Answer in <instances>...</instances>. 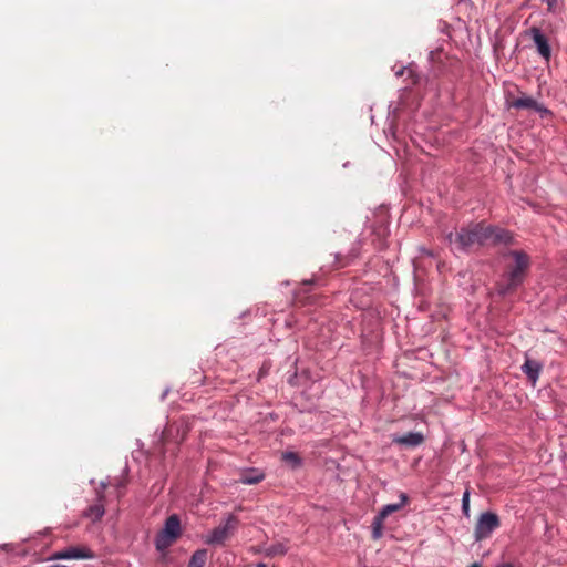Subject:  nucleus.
I'll return each instance as SVG.
<instances>
[{
    "label": "nucleus",
    "mask_w": 567,
    "mask_h": 567,
    "mask_svg": "<svg viewBox=\"0 0 567 567\" xmlns=\"http://www.w3.org/2000/svg\"><path fill=\"white\" fill-rule=\"evenodd\" d=\"M501 526L499 517L496 513L484 512L478 516L474 528V539L476 542L488 538L492 533Z\"/></svg>",
    "instance_id": "obj_6"
},
{
    "label": "nucleus",
    "mask_w": 567,
    "mask_h": 567,
    "mask_svg": "<svg viewBox=\"0 0 567 567\" xmlns=\"http://www.w3.org/2000/svg\"><path fill=\"white\" fill-rule=\"evenodd\" d=\"M358 257V252L352 250L348 255L336 254L334 255V266L336 268H344L349 266L355 258Z\"/></svg>",
    "instance_id": "obj_19"
},
{
    "label": "nucleus",
    "mask_w": 567,
    "mask_h": 567,
    "mask_svg": "<svg viewBox=\"0 0 567 567\" xmlns=\"http://www.w3.org/2000/svg\"><path fill=\"white\" fill-rule=\"evenodd\" d=\"M422 251H423L424 254H426L427 256H430V257H433V256H434V255H433V252H432V251H430V250L422 249Z\"/></svg>",
    "instance_id": "obj_29"
},
{
    "label": "nucleus",
    "mask_w": 567,
    "mask_h": 567,
    "mask_svg": "<svg viewBox=\"0 0 567 567\" xmlns=\"http://www.w3.org/2000/svg\"><path fill=\"white\" fill-rule=\"evenodd\" d=\"M317 282H318V278L313 277L309 280H305L302 284H303V286H308V285H315Z\"/></svg>",
    "instance_id": "obj_25"
},
{
    "label": "nucleus",
    "mask_w": 567,
    "mask_h": 567,
    "mask_svg": "<svg viewBox=\"0 0 567 567\" xmlns=\"http://www.w3.org/2000/svg\"><path fill=\"white\" fill-rule=\"evenodd\" d=\"M207 560V550L197 549L190 556L187 567H204Z\"/></svg>",
    "instance_id": "obj_18"
},
{
    "label": "nucleus",
    "mask_w": 567,
    "mask_h": 567,
    "mask_svg": "<svg viewBox=\"0 0 567 567\" xmlns=\"http://www.w3.org/2000/svg\"><path fill=\"white\" fill-rule=\"evenodd\" d=\"M462 513L464 516H470V491L466 489L462 496Z\"/></svg>",
    "instance_id": "obj_22"
},
{
    "label": "nucleus",
    "mask_w": 567,
    "mask_h": 567,
    "mask_svg": "<svg viewBox=\"0 0 567 567\" xmlns=\"http://www.w3.org/2000/svg\"><path fill=\"white\" fill-rule=\"evenodd\" d=\"M483 228H484V233L486 234L485 235L486 244L488 241H492L495 245H497V244L512 245L514 243V236L509 230H506V229H503V228H499L496 226H492V225H486L484 221H483Z\"/></svg>",
    "instance_id": "obj_9"
},
{
    "label": "nucleus",
    "mask_w": 567,
    "mask_h": 567,
    "mask_svg": "<svg viewBox=\"0 0 567 567\" xmlns=\"http://www.w3.org/2000/svg\"><path fill=\"white\" fill-rule=\"evenodd\" d=\"M47 567H69L66 565H59V564H52V565H49Z\"/></svg>",
    "instance_id": "obj_30"
},
{
    "label": "nucleus",
    "mask_w": 567,
    "mask_h": 567,
    "mask_svg": "<svg viewBox=\"0 0 567 567\" xmlns=\"http://www.w3.org/2000/svg\"><path fill=\"white\" fill-rule=\"evenodd\" d=\"M265 478V473L259 468H245L241 471L238 482L245 485L258 484Z\"/></svg>",
    "instance_id": "obj_14"
},
{
    "label": "nucleus",
    "mask_w": 567,
    "mask_h": 567,
    "mask_svg": "<svg viewBox=\"0 0 567 567\" xmlns=\"http://www.w3.org/2000/svg\"><path fill=\"white\" fill-rule=\"evenodd\" d=\"M485 235L483 221H480L462 227L456 233H449L445 239L452 251L468 254L475 246L486 245Z\"/></svg>",
    "instance_id": "obj_2"
},
{
    "label": "nucleus",
    "mask_w": 567,
    "mask_h": 567,
    "mask_svg": "<svg viewBox=\"0 0 567 567\" xmlns=\"http://www.w3.org/2000/svg\"><path fill=\"white\" fill-rule=\"evenodd\" d=\"M529 34L537 48L538 54L545 60L549 61L551 58V47L549 44V41L547 37L543 33V31L537 28L533 27L529 29Z\"/></svg>",
    "instance_id": "obj_10"
},
{
    "label": "nucleus",
    "mask_w": 567,
    "mask_h": 567,
    "mask_svg": "<svg viewBox=\"0 0 567 567\" xmlns=\"http://www.w3.org/2000/svg\"><path fill=\"white\" fill-rule=\"evenodd\" d=\"M256 567H267V565L264 564V563H259V564L256 565Z\"/></svg>",
    "instance_id": "obj_31"
},
{
    "label": "nucleus",
    "mask_w": 567,
    "mask_h": 567,
    "mask_svg": "<svg viewBox=\"0 0 567 567\" xmlns=\"http://www.w3.org/2000/svg\"><path fill=\"white\" fill-rule=\"evenodd\" d=\"M96 502L92 505H90L83 513V515L86 518H90L92 522L100 520L104 513H105V506H104V499L105 494H103L102 491H96Z\"/></svg>",
    "instance_id": "obj_11"
},
{
    "label": "nucleus",
    "mask_w": 567,
    "mask_h": 567,
    "mask_svg": "<svg viewBox=\"0 0 567 567\" xmlns=\"http://www.w3.org/2000/svg\"><path fill=\"white\" fill-rule=\"evenodd\" d=\"M505 256L512 257L514 265L508 267L496 282L495 290L501 297L514 292L523 285L530 266L529 256L523 250H511Z\"/></svg>",
    "instance_id": "obj_1"
},
{
    "label": "nucleus",
    "mask_w": 567,
    "mask_h": 567,
    "mask_svg": "<svg viewBox=\"0 0 567 567\" xmlns=\"http://www.w3.org/2000/svg\"><path fill=\"white\" fill-rule=\"evenodd\" d=\"M399 497H400L399 503L384 505L378 512V514L373 517L371 527H372V538L374 540L380 539L383 536V524H384L385 518L390 514L400 511L408 504L409 497L405 493L401 492Z\"/></svg>",
    "instance_id": "obj_4"
},
{
    "label": "nucleus",
    "mask_w": 567,
    "mask_h": 567,
    "mask_svg": "<svg viewBox=\"0 0 567 567\" xmlns=\"http://www.w3.org/2000/svg\"><path fill=\"white\" fill-rule=\"evenodd\" d=\"M470 567H481L478 563H473Z\"/></svg>",
    "instance_id": "obj_32"
},
{
    "label": "nucleus",
    "mask_w": 567,
    "mask_h": 567,
    "mask_svg": "<svg viewBox=\"0 0 567 567\" xmlns=\"http://www.w3.org/2000/svg\"><path fill=\"white\" fill-rule=\"evenodd\" d=\"M115 486H116V488H123L125 486V484L122 481H117Z\"/></svg>",
    "instance_id": "obj_27"
},
{
    "label": "nucleus",
    "mask_w": 567,
    "mask_h": 567,
    "mask_svg": "<svg viewBox=\"0 0 567 567\" xmlns=\"http://www.w3.org/2000/svg\"><path fill=\"white\" fill-rule=\"evenodd\" d=\"M509 94L506 96V101L509 107L516 110H533L536 106V100L530 96L523 94L520 97L514 99L513 101H508Z\"/></svg>",
    "instance_id": "obj_15"
},
{
    "label": "nucleus",
    "mask_w": 567,
    "mask_h": 567,
    "mask_svg": "<svg viewBox=\"0 0 567 567\" xmlns=\"http://www.w3.org/2000/svg\"><path fill=\"white\" fill-rule=\"evenodd\" d=\"M282 461L289 464L293 470L302 466V458L296 452H285L282 454Z\"/></svg>",
    "instance_id": "obj_21"
},
{
    "label": "nucleus",
    "mask_w": 567,
    "mask_h": 567,
    "mask_svg": "<svg viewBox=\"0 0 567 567\" xmlns=\"http://www.w3.org/2000/svg\"><path fill=\"white\" fill-rule=\"evenodd\" d=\"M189 427L184 422H172L165 426L161 434V443L165 450L167 451V446L171 443L175 445H179L185 441L188 434Z\"/></svg>",
    "instance_id": "obj_7"
},
{
    "label": "nucleus",
    "mask_w": 567,
    "mask_h": 567,
    "mask_svg": "<svg viewBox=\"0 0 567 567\" xmlns=\"http://www.w3.org/2000/svg\"><path fill=\"white\" fill-rule=\"evenodd\" d=\"M238 524V519L235 515H228L223 524L215 527L204 537V542L207 545L220 546L234 534Z\"/></svg>",
    "instance_id": "obj_5"
},
{
    "label": "nucleus",
    "mask_w": 567,
    "mask_h": 567,
    "mask_svg": "<svg viewBox=\"0 0 567 567\" xmlns=\"http://www.w3.org/2000/svg\"><path fill=\"white\" fill-rule=\"evenodd\" d=\"M181 519L177 514L168 516L164 523V527L155 537L154 544L156 550L165 553L181 536Z\"/></svg>",
    "instance_id": "obj_3"
},
{
    "label": "nucleus",
    "mask_w": 567,
    "mask_h": 567,
    "mask_svg": "<svg viewBox=\"0 0 567 567\" xmlns=\"http://www.w3.org/2000/svg\"><path fill=\"white\" fill-rule=\"evenodd\" d=\"M94 553L86 546H71L56 550L48 560L92 559Z\"/></svg>",
    "instance_id": "obj_8"
},
{
    "label": "nucleus",
    "mask_w": 567,
    "mask_h": 567,
    "mask_svg": "<svg viewBox=\"0 0 567 567\" xmlns=\"http://www.w3.org/2000/svg\"><path fill=\"white\" fill-rule=\"evenodd\" d=\"M288 551V547L284 543H275L265 549L267 557L284 556Z\"/></svg>",
    "instance_id": "obj_20"
},
{
    "label": "nucleus",
    "mask_w": 567,
    "mask_h": 567,
    "mask_svg": "<svg viewBox=\"0 0 567 567\" xmlns=\"http://www.w3.org/2000/svg\"><path fill=\"white\" fill-rule=\"evenodd\" d=\"M373 234L375 235V238L372 239V243L375 246V248L379 250L384 249L386 247V228L380 226L373 230Z\"/></svg>",
    "instance_id": "obj_17"
},
{
    "label": "nucleus",
    "mask_w": 567,
    "mask_h": 567,
    "mask_svg": "<svg viewBox=\"0 0 567 567\" xmlns=\"http://www.w3.org/2000/svg\"><path fill=\"white\" fill-rule=\"evenodd\" d=\"M107 487V483L102 481L100 483V488H97L96 491H102L104 493L105 488Z\"/></svg>",
    "instance_id": "obj_26"
},
{
    "label": "nucleus",
    "mask_w": 567,
    "mask_h": 567,
    "mask_svg": "<svg viewBox=\"0 0 567 567\" xmlns=\"http://www.w3.org/2000/svg\"><path fill=\"white\" fill-rule=\"evenodd\" d=\"M520 369L526 374L528 381L535 385L543 370V364L539 361L526 359Z\"/></svg>",
    "instance_id": "obj_13"
},
{
    "label": "nucleus",
    "mask_w": 567,
    "mask_h": 567,
    "mask_svg": "<svg viewBox=\"0 0 567 567\" xmlns=\"http://www.w3.org/2000/svg\"><path fill=\"white\" fill-rule=\"evenodd\" d=\"M533 110L535 112H537L542 117H545V116L551 114V112L544 104H539L537 101H536V106L533 107Z\"/></svg>",
    "instance_id": "obj_23"
},
{
    "label": "nucleus",
    "mask_w": 567,
    "mask_h": 567,
    "mask_svg": "<svg viewBox=\"0 0 567 567\" xmlns=\"http://www.w3.org/2000/svg\"><path fill=\"white\" fill-rule=\"evenodd\" d=\"M394 74L396 78L403 76L404 74L408 75V79H410V84L414 85L419 82L420 76L414 70V65L410 64L408 66H402L399 70L394 71Z\"/></svg>",
    "instance_id": "obj_16"
},
{
    "label": "nucleus",
    "mask_w": 567,
    "mask_h": 567,
    "mask_svg": "<svg viewBox=\"0 0 567 567\" xmlns=\"http://www.w3.org/2000/svg\"><path fill=\"white\" fill-rule=\"evenodd\" d=\"M547 4L548 11H554L557 6V0H543Z\"/></svg>",
    "instance_id": "obj_24"
},
{
    "label": "nucleus",
    "mask_w": 567,
    "mask_h": 567,
    "mask_svg": "<svg viewBox=\"0 0 567 567\" xmlns=\"http://www.w3.org/2000/svg\"><path fill=\"white\" fill-rule=\"evenodd\" d=\"M424 435L421 432H409L403 435H393L392 443L399 446L416 447L424 442Z\"/></svg>",
    "instance_id": "obj_12"
},
{
    "label": "nucleus",
    "mask_w": 567,
    "mask_h": 567,
    "mask_svg": "<svg viewBox=\"0 0 567 567\" xmlns=\"http://www.w3.org/2000/svg\"><path fill=\"white\" fill-rule=\"evenodd\" d=\"M497 567H514L511 563H504L498 565Z\"/></svg>",
    "instance_id": "obj_28"
}]
</instances>
